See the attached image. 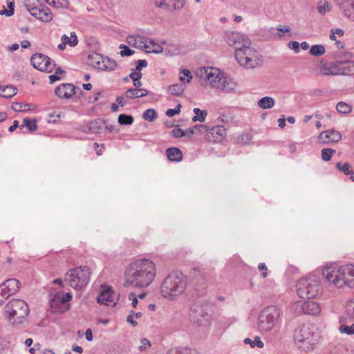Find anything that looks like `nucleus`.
<instances>
[{
  "label": "nucleus",
  "instance_id": "18",
  "mask_svg": "<svg viewBox=\"0 0 354 354\" xmlns=\"http://www.w3.org/2000/svg\"><path fill=\"white\" fill-rule=\"evenodd\" d=\"M75 89V88L72 84H62L56 87L55 93L59 98L68 99L74 95Z\"/></svg>",
  "mask_w": 354,
  "mask_h": 354
},
{
  "label": "nucleus",
  "instance_id": "60",
  "mask_svg": "<svg viewBox=\"0 0 354 354\" xmlns=\"http://www.w3.org/2000/svg\"><path fill=\"white\" fill-rule=\"evenodd\" d=\"M70 39H71V46L72 47H74L75 46L77 43H78V39H77V37L76 36V34L75 32H71V37Z\"/></svg>",
  "mask_w": 354,
  "mask_h": 354
},
{
  "label": "nucleus",
  "instance_id": "46",
  "mask_svg": "<svg viewBox=\"0 0 354 354\" xmlns=\"http://www.w3.org/2000/svg\"><path fill=\"white\" fill-rule=\"evenodd\" d=\"M346 313L348 318L354 320V299L347 304Z\"/></svg>",
  "mask_w": 354,
  "mask_h": 354
},
{
  "label": "nucleus",
  "instance_id": "20",
  "mask_svg": "<svg viewBox=\"0 0 354 354\" xmlns=\"http://www.w3.org/2000/svg\"><path fill=\"white\" fill-rule=\"evenodd\" d=\"M72 299V295L70 292L63 294L62 296L56 294L53 298L49 301L50 308L52 313H57L59 310L57 309L56 306L59 303L65 304Z\"/></svg>",
  "mask_w": 354,
  "mask_h": 354
},
{
  "label": "nucleus",
  "instance_id": "25",
  "mask_svg": "<svg viewBox=\"0 0 354 354\" xmlns=\"http://www.w3.org/2000/svg\"><path fill=\"white\" fill-rule=\"evenodd\" d=\"M167 158L172 162H180L183 160V153L177 147H171L166 149Z\"/></svg>",
  "mask_w": 354,
  "mask_h": 354
},
{
  "label": "nucleus",
  "instance_id": "48",
  "mask_svg": "<svg viewBox=\"0 0 354 354\" xmlns=\"http://www.w3.org/2000/svg\"><path fill=\"white\" fill-rule=\"evenodd\" d=\"M120 48L122 49L120 51V55L122 56H130L132 55L135 52L124 44H121L120 46Z\"/></svg>",
  "mask_w": 354,
  "mask_h": 354
},
{
  "label": "nucleus",
  "instance_id": "22",
  "mask_svg": "<svg viewBox=\"0 0 354 354\" xmlns=\"http://www.w3.org/2000/svg\"><path fill=\"white\" fill-rule=\"evenodd\" d=\"M185 3V0H160L158 7L167 10H181Z\"/></svg>",
  "mask_w": 354,
  "mask_h": 354
},
{
  "label": "nucleus",
  "instance_id": "49",
  "mask_svg": "<svg viewBox=\"0 0 354 354\" xmlns=\"http://www.w3.org/2000/svg\"><path fill=\"white\" fill-rule=\"evenodd\" d=\"M182 106L180 104H178L175 109H169L166 111V115L168 117H173L176 114H178L180 112V109Z\"/></svg>",
  "mask_w": 354,
  "mask_h": 354
},
{
  "label": "nucleus",
  "instance_id": "42",
  "mask_svg": "<svg viewBox=\"0 0 354 354\" xmlns=\"http://www.w3.org/2000/svg\"><path fill=\"white\" fill-rule=\"evenodd\" d=\"M336 167L337 169L342 171L345 175L354 174L353 171L350 170L351 165L348 162H345L343 165L341 162H337L336 164Z\"/></svg>",
  "mask_w": 354,
  "mask_h": 354
},
{
  "label": "nucleus",
  "instance_id": "43",
  "mask_svg": "<svg viewBox=\"0 0 354 354\" xmlns=\"http://www.w3.org/2000/svg\"><path fill=\"white\" fill-rule=\"evenodd\" d=\"M335 150L330 148H324L321 151V156L324 161H329L331 160L333 154L335 153Z\"/></svg>",
  "mask_w": 354,
  "mask_h": 354
},
{
  "label": "nucleus",
  "instance_id": "28",
  "mask_svg": "<svg viewBox=\"0 0 354 354\" xmlns=\"http://www.w3.org/2000/svg\"><path fill=\"white\" fill-rule=\"evenodd\" d=\"M4 285L6 286V288H8V292L15 294L20 288L21 283L17 279H9L3 282Z\"/></svg>",
  "mask_w": 354,
  "mask_h": 354
},
{
  "label": "nucleus",
  "instance_id": "57",
  "mask_svg": "<svg viewBox=\"0 0 354 354\" xmlns=\"http://www.w3.org/2000/svg\"><path fill=\"white\" fill-rule=\"evenodd\" d=\"M129 299L132 301V306L136 308L138 305V299L137 296L134 292H131L129 295Z\"/></svg>",
  "mask_w": 354,
  "mask_h": 354
},
{
  "label": "nucleus",
  "instance_id": "29",
  "mask_svg": "<svg viewBox=\"0 0 354 354\" xmlns=\"http://www.w3.org/2000/svg\"><path fill=\"white\" fill-rule=\"evenodd\" d=\"M17 89L12 86H0V96L10 98L17 94Z\"/></svg>",
  "mask_w": 354,
  "mask_h": 354
},
{
  "label": "nucleus",
  "instance_id": "30",
  "mask_svg": "<svg viewBox=\"0 0 354 354\" xmlns=\"http://www.w3.org/2000/svg\"><path fill=\"white\" fill-rule=\"evenodd\" d=\"M258 106L263 109H270L274 105V100L272 97L266 96L261 98L257 103Z\"/></svg>",
  "mask_w": 354,
  "mask_h": 354
},
{
  "label": "nucleus",
  "instance_id": "50",
  "mask_svg": "<svg viewBox=\"0 0 354 354\" xmlns=\"http://www.w3.org/2000/svg\"><path fill=\"white\" fill-rule=\"evenodd\" d=\"M172 135L175 138H182L185 136V131L180 128H175L172 130Z\"/></svg>",
  "mask_w": 354,
  "mask_h": 354
},
{
  "label": "nucleus",
  "instance_id": "36",
  "mask_svg": "<svg viewBox=\"0 0 354 354\" xmlns=\"http://www.w3.org/2000/svg\"><path fill=\"white\" fill-rule=\"evenodd\" d=\"M195 115L192 118L193 122L200 121L203 122L207 116V111L201 110L198 108H194L193 110Z\"/></svg>",
  "mask_w": 354,
  "mask_h": 354
},
{
  "label": "nucleus",
  "instance_id": "13",
  "mask_svg": "<svg viewBox=\"0 0 354 354\" xmlns=\"http://www.w3.org/2000/svg\"><path fill=\"white\" fill-rule=\"evenodd\" d=\"M97 303L106 306H115V295L113 290L110 286H103L101 287L100 294L97 297Z\"/></svg>",
  "mask_w": 354,
  "mask_h": 354
},
{
  "label": "nucleus",
  "instance_id": "38",
  "mask_svg": "<svg viewBox=\"0 0 354 354\" xmlns=\"http://www.w3.org/2000/svg\"><path fill=\"white\" fill-rule=\"evenodd\" d=\"M244 343L246 344H250L251 347H258V348H263V342L261 340V338L258 336H256L254 337V340H252L250 338H245L244 339Z\"/></svg>",
  "mask_w": 354,
  "mask_h": 354
},
{
  "label": "nucleus",
  "instance_id": "58",
  "mask_svg": "<svg viewBox=\"0 0 354 354\" xmlns=\"http://www.w3.org/2000/svg\"><path fill=\"white\" fill-rule=\"evenodd\" d=\"M134 313L133 311L131 312V314L129 315L127 317V322L129 324H131L133 326H136L138 325V322L134 320L133 314Z\"/></svg>",
  "mask_w": 354,
  "mask_h": 354
},
{
  "label": "nucleus",
  "instance_id": "16",
  "mask_svg": "<svg viewBox=\"0 0 354 354\" xmlns=\"http://www.w3.org/2000/svg\"><path fill=\"white\" fill-rule=\"evenodd\" d=\"M344 61H336L324 64L323 73L326 75H344Z\"/></svg>",
  "mask_w": 354,
  "mask_h": 354
},
{
  "label": "nucleus",
  "instance_id": "27",
  "mask_svg": "<svg viewBox=\"0 0 354 354\" xmlns=\"http://www.w3.org/2000/svg\"><path fill=\"white\" fill-rule=\"evenodd\" d=\"M148 93L149 91L145 88H129L125 92V96L129 99L138 98L146 96Z\"/></svg>",
  "mask_w": 354,
  "mask_h": 354
},
{
  "label": "nucleus",
  "instance_id": "14",
  "mask_svg": "<svg viewBox=\"0 0 354 354\" xmlns=\"http://www.w3.org/2000/svg\"><path fill=\"white\" fill-rule=\"evenodd\" d=\"M342 281L343 287L347 286L351 288H354V266L347 264L340 266V274Z\"/></svg>",
  "mask_w": 354,
  "mask_h": 354
},
{
  "label": "nucleus",
  "instance_id": "21",
  "mask_svg": "<svg viewBox=\"0 0 354 354\" xmlns=\"http://www.w3.org/2000/svg\"><path fill=\"white\" fill-rule=\"evenodd\" d=\"M140 49H145L147 53H160L162 52V47L155 41L145 37L143 44H139Z\"/></svg>",
  "mask_w": 354,
  "mask_h": 354
},
{
  "label": "nucleus",
  "instance_id": "45",
  "mask_svg": "<svg viewBox=\"0 0 354 354\" xmlns=\"http://www.w3.org/2000/svg\"><path fill=\"white\" fill-rule=\"evenodd\" d=\"M167 354H192L191 349L187 347L174 348L168 351Z\"/></svg>",
  "mask_w": 354,
  "mask_h": 354
},
{
  "label": "nucleus",
  "instance_id": "53",
  "mask_svg": "<svg viewBox=\"0 0 354 354\" xmlns=\"http://www.w3.org/2000/svg\"><path fill=\"white\" fill-rule=\"evenodd\" d=\"M147 66V62L145 59H140L136 62V70L138 72H140V71Z\"/></svg>",
  "mask_w": 354,
  "mask_h": 354
},
{
  "label": "nucleus",
  "instance_id": "23",
  "mask_svg": "<svg viewBox=\"0 0 354 354\" xmlns=\"http://www.w3.org/2000/svg\"><path fill=\"white\" fill-rule=\"evenodd\" d=\"M105 120L98 118L87 123L83 128L84 132H91L93 133H100L104 126Z\"/></svg>",
  "mask_w": 354,
  "mask_h": 354
},
{
  "label": "nucleus",
  "instance_id": "41",
  "mask_svg": "<svg viewBox=\"0 0 354 354\" xmlns=\"http://www.w3.org/2000/svg\"><path fill=\"white\" fill-rule=\"evenodd\" d=\"M142 118L147 121L153 122L157 118V113L154 109H149L143 113Z\"/></svg>",
  "mask_w": 354,
  "mask_h": 354
},
{
  "label": "nucleus",
  "instance_id": "2",
  "mask_svg": "<svg viewBox=\"0 0 354 354\" xmlns=\"http://www.w3.org/2000/svg\"><path fill=\"white\" fill-rule=\"evenodd\" d=\"M156 276L154 263L147 259L137 260L131 263L125 271L124 286L145 288L149 286Z\"/></svg>",
  "mask_w": 354,
  "mask_h": 354
},
{
  "label": "nucleus",
  "instance_id": "11",
  "mask_svg": "<svg viewBox=\"0 0 354 354\" xmlns=\"http://www.w3.org/2000/svg\"><path fill=\"white\" fill-rule=\"evenodd\" d=\"M198 75L201 78H203L207 80L211 84L218 82L223 86V88H225V85L224 84L225 81L224 80H223L220 77V71L218 68L212 67H203L199 71H198Z\"/></svg>",
  "mask_w": 354,
  "mask_h": 354
},
{
  "label": "nucleus",
  "instance_id": "4",
  "mask_svg": "<svg viewBox=\"0 0 354 354\" xmlns=\"http://www.w3.org/2000/svg\"><path fill=\"white\" fill-rule=\"evenodd\" d=\"M320 336L317 328L310 324H304L295 329L294 342L300 351H312L319 342Z\"/></svg>",
  "mask_w": 354,
  "mask_h": 354
},
{
  "label": "nucleus",
  "instance_id": "1",
  "mask_svg": "<svg viewBox=\"0 0 354 354\" xmlns=\"http://www.w3.org/2000/svg\"><path fill=\"white\" fill-rule=\"evenodd\" d=\"M224 39L235 49L234 57L240 66L246 69H254L261 64L259 53L250 46V41L243 35L238 32L227 31Z\"/></svg>",
  "mask_w": 354,
  "mask_h": 354
},
{
  "label": "nucleus",
  "instance_id": "5",
  "mask_svg": "<svg viewBox=\"0 0 354 354\" xmlns=\"http://www.w3.org/2000/svg\"><path fill=\"white\" fill-rule=\"evenodd\" d=\"M4 311V317L8 324L13 328L20 329L29 315L30 308L25 301L12 299L6 304Z\"/></svg>",
  "mask_w": 354,
  "mask_h": 354
},
{
  "label": "nucleus",
  "instance_id": "54",
  "mask_svg": "<svg viewBox=\"0 0 354 354\" xmlns=\"http://www.w3.org/2000/svg\"><path fill=\"white\" fill-rule=\"evenodd\" d=\"M6 288V286H5L3 283H2L0 285V292H1V294H2L3 295L6 296L8 298L9 297L13 295L12 293L8 292V288Z\"/></svg>",
  "mask_w": 354,
  "mask_h": 354
},
{
  "label": "nucleus",
  "instance_id": "35",
  "mask_svg": "<svg viewBox=\"0 0 354 354\" xmlns=\"http://www.w3.org/2000/svg\"><path fill=\"white\" fill-rule=\"evenodd\" d=\"M344 75H354V60L344 61Z\"/></svg>",
  "mask_w": 354,
  "mask_h": 354
},
{
  "label": "nucleus",
  "instance_id": "47",
  "mask_svg": "<svg viewBox=\"0 0 354 354\" xmlns=\"http://www.w3.org/2000/svg\"><path fill=\"white\" fill-rule=\"evenodd\" d=\"M339 331L342 333H346L347 335L354 334V324L351 326L344 324L341 325L339 327Z\"/></svg>",
  "mask_w": 354,
  "mask_h": 354
},
{
  "label": "nucleus",
  "instance_id": "55",
  "mask_svg": "<svg viewBox=\"0 0 354 354\" xmlns=\"http://www.w3.org/2000/svg\"><path fill=\"white\" fill-rule=\"evenodd\" d=\"M288 47L292 49V50H294L295 51V53H299V42L296 41H291L289 42L288 44Z\"/></svg>",
  "mask_w": 354,
  "mask_h": 354
},
{
  "label": "nucleus",
  "instance_id": "59",
  "mask_svg": "<svg viewBox=\"0 0 354 354\" xmlns=\"http://www.w3.org/2000/svg\"><path fill=\"white\" fill-rule=\"evenodd\" d=\"M181 73L183 74V76L185 77H187L185 83H189L192 79V75H191L189 71L187 69H183Z\"/></svg>",
  "mask_w": 354,
  "mask_h": 354
},
{
  "label": "nucleus",
  "instance_id": "6",
  "mask_svg": "<svg viewBox=\"0 0 354 354\" xmlns=\"http://www.w3.org/2000/svg\"><path fill=\"white\" fill-rule=\"evenodd\" d=\"M321 290L320 281L315 275L303 277L297 283V295L302 299H314Z\"/></svg>",
  "mask_w": 354,
  "mask_h": 354
},
{
  "label": "nucleus",
  "instance_id": "3",
  "mask_svg": "<svg viewBox=\"0 0 354 354\" xmlns=\"http://www.w3.org/2000/svg\"><path fill=\"white\" fill-rule=\"evenodd\" d=\"M187 286V277L180 271H173L160 284V293L164 298L174 301L185 292Z\"/></svg>",
  "mask_w": 354,
  "mask_h": 354
},
{
  "label": "nucleus",
  "instance_id": "8",
  "mask_svg": "<svg viewBox=\"0 0 354 354\" xmlns=\"http://www.w3.org/2000/svg\"><path fill=\"white\" fill-rule=\"evenodd\" d=\"M279 316V309L274 306L264 308L258 317V328L261 331L270 330L275 325Z\"/></svg>",
  "mask_w": 354,
  "mask_h": 354
},
{
  "label": "nucleus",
  "instance_id": "15",
  "mask_svg": "<svg viewBox=\"0 0 354 354\" xmlns=\"http://www.w3.org/2000/svg\"><path fill=\"white\" fill-rule=\"evenodd\" d=\"M317 139L319 143L324 145L337 142L342 139V134L339 131L330 129L320 133Z\"/></svg>",
  "mask_w": 354,
  "mask_h": 354
},
{
  "label": "nucleus",
  "instance_id": "61",
  "mask_svg": "<svg viewBox=\"0 0 354 354\" xmlns=\"http://www.w3.org/2000/svg\"><path fill=\"white\" fill-rule=\"evenodd\" d=\"M142 73L140 72H132L129 74V77L133 81V78L136 79L138 77V80H140L142 77Z\"/></svg>",
  "mask_w": 354,
  "mask_h": 354
},
{
  "label": "nucleus",
  "instance_id": "51",
  "mask_svg": "<svg viewBox=\"0 0 354 354\" xmlns=\"http://www.w3.org/2000/svg\"><path fill=\"white\" fill-rule=\"evenodd\" d=\"M141 344L139 346L138 348L140 351H143L146 350L147 348L151 346V342L146 338L141 339L140 340Z\"/></svg>",
  "mask_w": 354,
  "mask_h": 354
},
{
  "label": "nucleus",
  "instance_id": "52",
  "mask_svg": "<svg viewBox=\"0 0 354 354\" xmlns=\"http://www.w3.org/2000/svg\"><path fill=\"white\" fill-rule=\"evenodd\" d=\"M317 10H318V12L324 15H325V13L326 12V11H328L330 10V6H329V4L327 1L324 2V4L322 6V5H319L317 6Z\"/></svg>",
  "mask_w": 354,
  "mask_h": 354
},
{
  "label": "nucleus",
  "instance_id": "39",
  "mask_svg": "<svg viewBox=\"0 0 354 354\" xmlns=\"http://www.w3.org/2000/svg\"><path fill=\"white\" fill-rule=\"evenodd\" d=\"M325 48L323 45L317 44L311 46L310 53L313 56H320L324 54Z\"/></svg>",
  "mask_w": 354,
  "mask_h": 354
},
{
  "label": "nucleus",
  "instance_id": "31",
  "mask_svg": "<svg viewBox=\"0 0 354 354\" xmlns=\"http://www.w3.org/2000/svg\"><path fill=\"white\" fill-rule=\"evenodd\" d=\"M185 86L183 84H173L168 86V93L172 95L179 96L185 91Z\"/></svg>",
  "mask_w": 354,
  "mask_h": 354
},
{
  "label": "nucleus",
  "instance_id": "17",
  "mask_svg": "<svg viewBox=\"0 0 354 354\" xmlns=\"http://www.w3.org/2000/svg\"><path fill=\"white\" fill-rule=\"evenodd\" d=\"M336 1L344 15L354 21V0H336Z\"/></svg>",
  "mask_w": 354,
  "mask_h": 354
},
{
  "label": "nucleus",
  "instance_id": "24",
  "mask_svg": "<svg viewBox=\"0 0 354 354\" xmlns=\"http://www.w3.org/2000/svg\"><path fill=\"white\" fill-rule=\"evenodd\" d=\"M302 312L308 315H317L320 312L319 304L313 301H308L301 305Z\"/></svg>",
  "mask_w": 354,
  "mask_h": 354
},
{
  "label": "nucleus",
  "instance_id": "19",
  "mask_svg": "<svg viewBox=\"0 0 354 354\" xmlns=\"http://www.w3.org/2000/svg\"><path fill=\"white\" fill-rule=\"evenodd\" d=\"M226 134L225 129L223 126L218 125L209 129L206 134V139L209 142H216L221 140Z\"/></svg>",
  "mask_w": 354,
  "mask_h": 354
},
{
  "label": "nucleus",
  "instance_id": "44",
  "mask_svg": "<svg viewBox=\"0 0 354 354\" xmlns=\"http://www.w3.org/2000/svg\"><path fill=\"white\" fill-rule=\"evenodd\" d=\"M24 125L30 131H35L37 129L38 127L35 119L32 120L26 118L23 120Z\"/></svg>",
  "mask_w": 354,
  "mask_h": 354
},
{
  "label": "nucleus",
  "instance_id": "56",
  "mask_svg": "<svg viewBox=\"0 0 354 354\" xmlns=\"http://www.w3.org/2000/svg\"><path fill=\"white\" fill-rule=\"evenodd\" d=\"M195 129H198L201 133H206V134L209 132V129L206 125L203 124H197L194 126Z\"/></svg>",
  "mask_w": 354,
  "mask_h": 354
},
{
  "label": "nucleus",
  "instance_id": "62",
  "mask_svg": "<svg viewBox=\"0 0 354 354\" xmlns=\"http://www.w3.org/2000/svg\"><path fill=\"white\" fill-rule=\"evenodd\" d=\"M250 139H251V136L249 133H245L241 136V141L243 143L246 144L250 140Z\"/></svg>",
  "mask_w": 354,
  "mask_h": 354
},
{
  "label": "nucleus",
  "instance_id": "33",
  "mask_svg": "<svg viewBox=\"0 0 354 354\" xmlns=\"http://www.w3.org/2000/svg\"><path fill=\"white\" fill-rule=\"evenodd\" d=\"M144 39L145 37L130 35L127 37L126 41L130 46L140 48L139 44H143Z\"/></svg>",
  "mask_w": 354,
  "mask_h": 354
},
{
  "label": "nucleus",
  "instance_id": "32",
  "mask_svg": "<svg viewBox=\"0 0 354 354\" xmlns=\"http://www.w3.org/2000/svg\"><path fill=\"white\" fill-rule=\"evenodd\" d=\"M117 64L113 59L103 56L102 71H113L116 68Z\"/></svg>",
  "mask_w": 354,
  "mask_h": 354
},
{
  "label": "nucleus",
  "instance_id": "7",
  "mask_svg": "<svg viewBox=\"0 0 354 354\" xmlns=\"http://www.w3.org/2000/svg\"><path fill=\"white\" fill-rule=\"evenodd\" d=\"M91 272L87 266H80L69 270L65 274V281L74 289L86 286L90 279Z\"/></svg>",
  "mask_w": 354,
  "mask_h": 354
},
{
  "label": "nucleus",
  "instance_id": "64",
  "mask_svg": "<svg viewBox=\"0 0 354 354\" xmlns=\"http://www.w3.org/2000/svg\"><path fill=\"white\" fill-rule=\"evenodd\" d=\"M86 339L87 341L91 342L93 339V333L91 328H88L85 333Z\"/></svg>",
  "mask_w": 354,
  "mask_h": 354
},
{
  "label": "nucleus",
  "instance_id": "26",
  "mask_svg": "<svg viewBox=\"0 0 354 354\" xmlns=\"http://www.w3.org/2000/svg\"><path fill=\"white\" fill-rule=\"evenodd\" d=\"M89 64L93 68L102 71L103 56L99 53H93L88 57Z\"/></svg>",
  "mask_w": 354,
  "mask_h": 354
},
{
  "label": "nucleus",
  "instance_id": "63",
  "mask_svg": "<svg viewBox=\"0 0 354 354\" xmlns=\"http://www.w3.org/2000/svg\"><path fill=\"white\" fill-rule=\"evenodd\" d=\"M6 3H7V6L8 8V10H11L14 13L15 12V2H14V0H7Z\"/></svg>",
  "mask_w": 354,
  "mask_h": 354
},
{
  "label": "nucleus",
  "instance_id": "9",
  "mask_svg": "<svg viewBox=\"0 0 354 354\" xmlns=\"http://www.w3.org/2000/svg\"><path fill=\"white\" fill-rule=\"evenodd\" d=\"M30 61L35 68L46 73H51L56 66L53 60L42 53L33 54Z\"/></svg>",
  "mask_w": 354,
  "mask_h": 354
},
{
  "label": "nucleus",
  "instance_id": "40",
  "mask_svg": "<svg viewBox=\"0 0 354 354\" xmlns=\"http://www.w3.org/2000/svg\"><path fill=\"white\" fill-rule=\"evenodd\" d=\"M133 117L129 115L120 114L118 116V123L122 125H130L133 122Z\"/></svg>",
  "mask_w": 354,
  "mask_h": 354
},
{
  "label": "nucleus",
  "instance_id": "10",
  "mask_svg": "<svg viewBox=\"0 0 354 354\" xmlns=\"http://www.w3.org/2000/svg\"><path fill=\"white\" fill-rule=\"evenodd\" d=\"M340 274V266H326L322 270V275L327 282L340 288L343 287V281Z\"/></svg>",
  "mask_w": 354,
  "mask_h": 354
},
{
  "label": "nucleus",
  "instance_id": "12",
  "mask_svg": "<svg viewBox=\"0 0 354 354\" xmlns=\"http://www.w3.org/2000/svg\"><path fill=\"white\" fill-rule=\"evenodd\" d=\"M26 8L32 16L43 22H49L53 19V14L48 8L40 9L30 4H26Z\"/></svg>",
  "mask_w": 354,
  "mask_h": 354
},
{
  "label": "nucleus",
  "instance_id": "37",
  "mask_svg": "<svg viewBox=\"0 0 354 354\" xmlns=\"http://www.w3.org/2000/svg\"><path fill=\"white\" fill-rule=\"evenodd\" d=\"M32 104H21L19 102H14L12 104V109L17 112L26 111L31 109Z\"/></svg>",
  "mask_w": 354,
  "mask_h": 354
},
{
  "label": "nucleus",
  "instance_id": "34",
  "mask_svg": "<svg viewBox=\"0 0 354 354\" xmlns=\"http://www.w3.org/2000/svg\"><path fill=\"white\" fill-rule=\"evenodd\" d=\"M336 109L339 113L348 114L352 111L353 107L345 102H339L336 105Z\"/></svg>",
  "mask_w": 354,
  "mask_h": 354
}]
</instances>
